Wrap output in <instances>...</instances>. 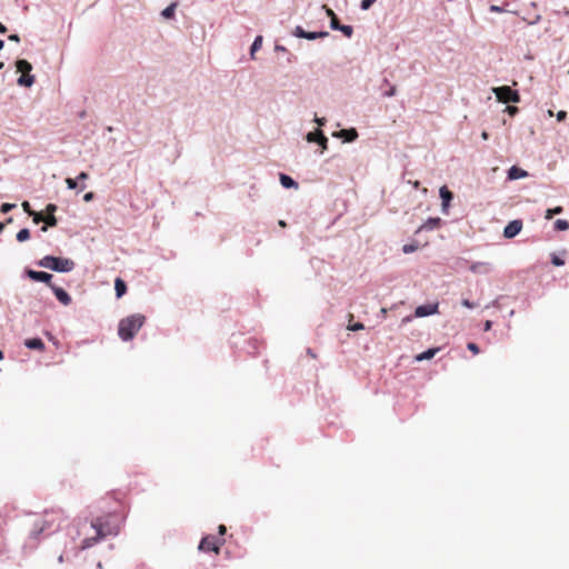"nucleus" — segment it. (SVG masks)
Instances as JSON below:
<instances>
[{"label": "nucleus", "instance_id": "obj_5", "mask_svg": "<svg viewBox=\"0 0 569 569\" xmlns=\"http://www.w3.org/2000/svg\"><path fill=\"white\" fill-rule=\"evenodd\" d=\"M18 72H21V77L18 79V83L24 87H31L34 82V77L30 74L32 66L27 60L20 59L16 62Z\"/></svg>", "mask_w": 569, "mask_h": 569}, {"label": "nucleus", "instance_id": "obj_50", "mask_svg": "<svg viewBox=\"0 0 569 569\" xmlns=\"http://www.w3.org/2000/svg\"><path fill=\"white\" fill-rule=\"evenodd\" d=\"M491 325H492V323H491V321H490V320H487V321L485 322V330H486V331L490 330V329H491Z\"/></svg>", "mask_w": 569, "mask_h": 569}, {"label": "nucleus", "instance_id": "obj_19", "mask_svg": "<svg viewBox=\"0 0 569 569\" xmlns=\"http://www.w3.org/2000/svg\"><path fill=\"white\" fill-rule=\"evenodd\" d=\"M114 290L117 298H121L127 292V284L121 278H116Z\"/></svg>", "mask_w": 569, "mask_h": 569}, {"label": "nucleus", "instance_id": "obj_7", "mask_svg": "<svg viewBox=\"0 0 569 569\" xmlns=\"http://www.w3.org/2000/svg\"><path fill=\"white\" fill-rule=\"evenodd\" d=\"M224 540L222 538H218L216 536H206L201 539L199 549L201 551H212L214 553H219L220 547L223 545Z\"/></svg>", "mask_w": 569, "mask_h": 569}, {"label": "nucleus", "instance_id": "obj_37", "mask_svg": "<svg viewBox=\"0 0 569 569\" xmlns=\"http://www.w3.org/2000/svg\"><path fill=\"white\" fill-rule=\"evenodd\" d=\"M461 303H462V306H463V307H466V308H468V309H473V308H476V307H477V305H476L475 302H471V301H470V300H468V299H463V300L461 301Z\"/></svg>", "mask_w": 569, "mask_h": 569}, {"label": "nucleus", "instance_id": "obj_23", "mask_svg": "<svg viewBox=\"0 0 569 569\" xmlns=\"http://www.w3.org/2000/svg\"><path fill=\"white\" fill-rule=\"evenodd\" d=\"M262 41H263L262 36H257L256 37V39H254V41H253V43L251 46V50H250V56H251L252 59H254L256 51H258L261 48Z\"/></svg>", "mask_w": 569, "mask_h": 569}, {"label": "nucleus", "instance_id": "obj_3", "mask_svg": "<svg viewBox=\"0 0 569 569\" xmlns=\"http://www.w3.org/2000/svg\"><path fill=\"white\" fill-rule=\"evenodd\" d=\"M144 316L136 313L120 320L118 335L121 340H131L144 323Z\"/></svg>", "mask_w": 569, "mask_h": 569}, {"label": "nucleus", "instance_id": "obj_11", "mask_svg": "<svg viewBox=\"0 0 569 569\" xmlns=\"http://www.w3.org/2000/svg\"><path fill=\"white\" fill-rule=\"evenodd\" d=\"M26 273H27V276L31 280L44 282L49 287H50V284H52L51 283V279H52V274L51 273H48V272H44V271H34V270H31V269H28L26 271Z\"/></svg>", "mask_w": 569, "mask_h": 569}, {"label": "nucleus", "instance_id": "obj_53", "mask_svg": "<svg viewBox=\"0 0 569 569\" xmlns=\"http://www.w3.org/2000/svg\"><path fill=\"white\" fill-rule=\"evenodd\" d=\"M410 320H411L410 317H406V318L402 319V322H409Z\"/></svg>", "mask_w": 569, "mask_h": 569}, {"label": "nucleus", "instance_id": "obj_52", "mask_svg": "<svg viewBox=\"0 0 569 569\" xmlns=\"http://www.w3.org/2000/svg\"><path fill=\"white\" fill-rule=\"evenodd\" d=\"M481 138H482L483 140H487V139L489 138L488 132H487V131H483V132L481 133Z\"/></svg>", "mask_w": 569, "mask_h": 569}, {"label": "nucleus", "instance_id": "obj_8", "mask_svg": "<svg viewBox=\"0 0 569 569\" xmlns=\"http://www.w3.org/2000/svg\"><path fill=\"white\" fill-rule=\"evenodd\" d=\"M438 309H439L438 302L418 306L415 310V317L422 318V317L436 315L439 312Z\"/></svg>", "mask_w": 569, "mask_h": 569}, {"label": "nucleus", "instance_id": "obj_39", "mask_svg": "<svg viewBox=\"0 0 569 569\" xmlns=\"http://www.w3.org/2000/svg\"><path fill=\"white\" fill-rule=\"evenodd\" d=\"M22 208L24 212H27L29 216L33 214V210L31 209L30 203L28 201L22 202Z\"/></svg>", "mask_w": 569, "mask_h": 569}, {"label": "nucleus", "instance_id": "obj_49", "mask_svg": "<svg viewBox=\"0 0 569 569\" xmlns=\"http://www.w3.org/2000/svg\"><path fill=\"white\" fill-rule=\"evenodd\" d=\"M224 533H226V526L220 525V526H219V535H220V536H223Z\"/></svg>", "mask_w": 569, "mask_h": 569}, {"label": "nucleus", "instance_id": "obj_35", "mask_svg": "<svg viewBox=\"0 0 569 569\" xmlns=\"http://www.w3.org/2000/svg\"><path fill=\"white\" fill-rule=\"evenodd\" d=\"M66 183H67L69 189H76L78 187L77 181L74 179H72V178H67L66 179Z\"/></svg>", "mask_w": 569, "mask_h": 569}, {"label": "nucleus", "instance_id": "obj_13", "mask_svg": "<svg viewBox=\"0 0 569 569\" xmlns=\"http://www.w3.org/2000/svg\"><path fill=\"white\" fill-rule=\"evenodd\" d=\"M439 193H440V198L442 200V212L448 214L449 212V206H450V201L452 200L453 198V194L452 192L446 187V186H442L439 190Z\"/></svg>", "mask_w": 569, "mask_h": 569}, {"label": "nucleus", "instance_id": "obj_29", "mask_svg": "<svg viewBox=\"0 0 569 569\" xmlns=\"http://www.w3.org/2000/svg\"><path fill=\"white\" fill-rule=\"evenodd\" d=\"M30 216L32 217L34 223H39L41 221L44 222V216L40 212L33 211V214H30Z\"/></svg>", "mask_w": 569, "mask_h": 569}, {"label": "nucleus", "instance_id": "obj_38", "mask_svg": "<svg viewBox=\"0 0 569 569\" xmlns=\"http://www.w3.org/2000/svg\"><path fill=\"white\" fill-rule=\"evenodd\" d=\"M467 347L475 355L479 353L480 351L479 347L475 342H469Z\"/></svg>", "mask_w": 569, "mask_h": 569}, {"label": "nucleus", "instance_id": "obj_14", "mask_svg": "<svg viewBox=\"0 0 569 569\" xmlns=\"http://www.w3.org/2000/svg\"><path fill=\"white\" fill-rule=\"evenodd\" d=\"M50 288L52 289V291H53L54 296L57 297V299L62 305L68 306L71 302V297L62 288L57 287L54 284H50Z\"/></svg>", "mask_w": 569, "mask_h": 569}, {"label": "nucleus", "instance_id": "obj_2", "mask_svg": "<svg viewBox=\"0 0 569 569\" xmlns=\"http://www.w3.org/2000/svg\"><path fill=\"white\" fill-rule=\"evenodd\" d=\"M64 518L61 509L46 510L41 517L33 521L32 529L29 532V540L32 542L31 547L36 548L38 546L42 533L58 530Z\"/></svg>", "mask_w": 569, "mask_h": 569}, {"label": "nucleus", "instance_id": "obj_4", "mask_svg": "<svg viewBox=\"0 0 569 569\" xmlns=\"http://www.w3.org/2000/svg\"><path fill=\"white\" fill-rule=\"evenodd\" d=\"M39 266L58 272H68L73 269L74 262L70 259L46 256L39 261Z\"/></svg>", "mask_w": 569, "mask_h": 569}, {"label": "nucleus", "instance_id": "obj_31", "mask_svg": "<svg viewBox=\"0 0 569 569\" xmlns=\"http://www.w3.org/2000/svg\"><path fill=\"white\" fill-rule=\"evenodd\" d=\"M417 249H418L417 244H405L402 248V251L405 253H411V252L416 251Z\"/></svg>", "mask_w": 569, "mask_h": 569}, {"label": "nucleus", "instance_id": "obj_10", "mask_svg": "<svg viewBox=\"0 0 569 569\" xmlns=\"http://www.w3.org/2000/svg\"><path fill=\"white\" fill-rule=\"evenodd\" d=\"M307 140L309 142H317L320 144L321 147V153L327 150L328 148V139L327 137L323 134V132L321 130H316V131H312V132H309L307 134Z\"/></svg>", "mask_w": 569, "mask_h": 569}, {"label": "nucleus", "instance_id": "obj_42", "mask_svg": "<svg viewBox=\"0 0 569 569\" xmlns=\"http://www.w3.org/2000/svg\"><path fill=\"white\" fill-rule=\"evenodd\" d=\"M395 94H396V87L395 86H390V89L385 92L386 97H392Z\"/></svg>", "mask_w": 569, "mask_h": 569}, {"label": "nucleus", "instance_id": "obj_18", "mask_svg": "<svg viewBox=\"0 0 569 569\" xmlns=\"http://www.w3.org/2000/svg\"><path fill=\"white\" fill-rule=\"evenodd\" d=\"M24 345L29 349L44 350V343L40 338L27 339Z\"/></svg>", "mask_w": 569, "mask_h": 569}, {"label": "nucleus", "instance_id": "obj_55", "mask_svg": "<svg viewBox=\"0 0 569 569\" xmlns=\"http://www.w3.org/2000/svg\"><path fill=\"white\" fill-rule=\"evenodd\" d=\"M4 46V42L2 40H0V50L3 48Z\"/></svg>", "mask_w": 569, "mask_h": 569}, {"label": "nucleus", "instance_id": "obj_32", "mask_svg": "<svg viewBox=\"0 0 569 569\" xmlns=\"http://www.w3.org/2000/svg\"><path fill=\"white\" fill-rule=\"evenodd\" d=\"M376 0H362L361 3H360V8L362 10H368L375 2Z\"/></svg>", "mask_w": 569, "mask_h": 569}, {"label": "nucleus", "instance_id": "obj_27", "mask_svg": "<svg viewBox=\"0 0 569 569\" xmlns=\"http://www.w3.org/2000/svg\"><path fill=\"white\" fill-rule=\"evenodd\" d=\"M562 210H563V209H562V207H560V206H558V207H556V208H552V209H548V210L546 211L545 218H546L547 220H550V219H552V218H553V216H555V214H559V213H561V212H562Z\"/></svg>", "mask_w": 569, "mask_h": 569}, {"label": "nucleus", "instance_id": "obj_24", "mask_svg": "<svg viewBox=\"0 0 569 569\" xmlns=\"http://www.w3.org/2000/svg\"><path fill=\"white\" fill-rule=\"evenodd\" d=\"M44 223H46V226H43V227L41 228V230H42V231H47V227H56V226H57V223H58V220H57V218L54 217V214H47V216L44 217Z\"/></svg>", "mask_w": 569, "mask_h": 569}, {"label": "nucleus", "instance_id": "obj_46", "mask_svg": "<svg viewBox=\"0 0 569 569\" xmlns=\"http://www.w3.org/2000/svg\"><path fill=\"white\" fill-rule=\"evenodd\" d=\"M490 11L499 13V12H502V9L500 7H498V6H491L490 7Z\"/></svg>", "mask_w": 569, "mask_h": 569}, {"label": "nucleus", "instance_id": "obj_56", "mask_svg": "<svg viewBox=\"0 0 569 569\" xmlns=\"http://www.w3.org/2000/svg\"><path fill=\"white\" fill-rule=\"evenodd\" d=\"M277 50H279V51H283V50H284V48H283V47H279V46H278V47H277Z\"/></svg>", "mask_w": 569, "mask_h": 569}, {"label": "nucleus", "instance_id": "obj_36", "mask_svg": "<svg viewBox=\"0 0 569 569\" xmlns=\"http://www.w3.org/2000/svg\"><path fill=\"white\" fill-rule=\"evenodd\" d=\"M56 211H57V206L56 204H53V203L47 204V207H46V213L47 214H54Z\"/></svg>", "mask_w": 569, "mask_h": 569}, {"label": "nucleus", "instance_id": "obj_33", "mask_svg": "<svg viewBox=\"0 0 569 569\" xmlns=\"http://www.w3.org/2000/svg\"><path fill=\"white\" fill-rule=\"evenodd\" d=\"M551 262L557 267L565 264V261L556 254H552Z\"/></svg>", "mask_w": 569, "mask_h": 569}, {"label": "nucleus", "instance_id": "obj_1", "mask_svg": "<svg viewBox=\"0 0 569 569\" xmlns=\"http://www.w3.org/2000/svg\"><path fill=\"white\" fill-rule=\"evenodd\" d=\"M122 520V516L114 510L93 518L89 526L84 522L79 532L84 536L80 549L91 548L107 537L117 536L120 532Z\"/></svg>", "mask_w": 569, "mask_h": 569}, {"label": "nucleus", "instance_id": "obj_61", "mask_svg": "<svg viewBox=\"0 0 569 569\" xmlns=\"http://www.w3.org/2000/svg\"><path fill=\"white\" fill-rule=\"evenodd\" d=\"M2 68H3V62H0V69H2Z\"/></svg>", "mask_w": 569, "mask_h": 569}, {"label": "nucleus", "instance_id": "obj_62", "mask_svg": "<svg viewBox=\"0 0 569 569\" xmlns=\"http://www.w3.org/2000/svg\"><path fill=\"white\" fill-rule=\"evenodd\" d=\"M568 73H569V70H568Z\"/></svg>", "mask_w": 569, "mask_h": 569}, {"label": "nucleus", "instance_id": "obj_28", "mask_svg": "<svg viewBox=\"0 0 569 569\" xmlns=\"http://www.w3.org/2000/svg\"><path fill=\"white\" fill-rule=\"evenodd\" d=\"M30 238V231L29 229H21L18 233H17V240L19 242H23L26 240H28Z\"/></svg>", "mask_w": 569, "mask_h": 569}, {"label": "nucleus", "instance_id": "obj_22", "mask_svg": "<svg viewBox=\"0 0 569 569\" xmlns=\"http://www.w3.org/2000/svg\"><path fill=\"white\" fill-rule=\"evenodd\" d=\"M280 182L284 188H298V183L289 176L287 174H280Z\"/></svg>", "mask_w": 569, "mask_h": 569}, {"label": "nucleus", "instance_id": "obj_16", "mask_svg": "<svg viewBox=\"0 0 569 569\" xmlns=\"http://www.w3.org/2000/svg\"><path fill=\"white\" fill-rule=\"evenodd\" d=\"M335 136L339 138H343L345 141L351 142L358 138V132L356 129H342L339 132H337Z\"/></svg>", "mask_w": 569, "mask_h": 569}, {"label": "nucleus", "instance_id": "obj_58", "mask_svg": "<svg viewBox=\"0 0 569 569\" xmlns=\"http://www.w3.org/2000/svg\"><path fill=\"white\" fill-rule=\"evenodd\" d=\"M4 226L0 222V232L3 230Z\"/></svg>", "mask_w": 569, "mask_h": 569}, {"label": "nucleus", "instance_id": "obj_21", "mask_svg": "<svg viewBox=\"0 0 569 569\" xmlns=\"http://www.w3.org/2000/svg\"><path fill=\"white\" fill-rule=\"evenodd\" d=\"M439 351L438 348L428 349L427 351L418 355L416 357V360L422 361V360H430L435 357V355Z\"/></svg>", "mask_w": 569, "mask_h": 569}, {"label": "nucleus", "instance_id": "obj_40", "mask_svg": "<svg viewBox=\"0 0 569 569\" xmlns=\"http://www.w3.org/2000/svg\"><path fill=\"white\" fill-rule=\"evenodd\" d=\"M485 266H487V263L477 262V263L472 264L470 269H471V271L477 272L480 270L481 267H485Z\"/></svg>", "mask_w": 569, "mask_h": 569}, {"label": "nucleus", "instance_id": "obj_17", "mask_svg": "<svg viewBox=\"0 0 569 569\" xmlns=\"http://www.w3.org/2000/svg\"><path fill=\"white\" fill-rule=\"evenodd\" d=\"M528 176V172L519 167H511L508 171V178L510 180H517L521 178H526Z\"/></svg>", "mask_w": 569, "mask_h": 569}, {"label": "nucleus", "instance_id": "obj_51", "mask_svg": "<svg viewBox=\"0 0 569 569\" xmlns=\"http://www.w3.org/2000/svg\"><path fill=\"white\" fill-rule=\"evenodd\" d=\"M0 32L1 33H6L7 32V28L0 22Z\"/></svg>", "mask_w": 569, "mask_h": 569}, {"label": "nucleus", "instance_id": "obj_41", "mask_svg": "<svg viewBox=\"0 0 569 569\" xmlns=\"http://www.w3.org/2000/svg\"><path fill=\"white\" fill-rule=\"evenodd\" d=\"M506 111L510 114V116H515L517 112H518V108L515 107V106H508L506 108Z\"/></svg>", "mask_w": 569, "mask_h": 569}, {"label": "nucleus", "instance_id": "obj_30", "mask_svg": "<svg viewBox=\"0 0 569 569\" xmlns=\"http://www.w3.org/2000/svg\"><path fill=\"white\" fill-rule=\"evenodd\" d=\"M14 207H16V204H13V203H2L1 207H0V211L2 213H7L10 210H12Z\"/></svg>", "mask_w": 569, "mask_h": 569}, {"label": "nucleus", "instance_id": "obj_60", "mask_svg": "<svg viewBox=\"0 0 569 569\" xmlns=\"http://www.w3.org/2000/svg\"><path fill=\"white\" fill-rule=\"evenodd\" d=\"M2 359H3V353H2V351L0 350V360H2Z\"/></svg>", "mask_w": 569, "mask_h": 569}, {"label": "nucleus", "instance_id": "obj_9", "mask_svg": "<svg viewBox=\"0 0 569 569\" xmlns=\"http://www.w3.org/2000/svg\"><path fill=\"white\" fill-rule=\"evenodd\" d=\"M293 34L298 38H303V39H308V40H315L318 38H325V37L329 36V33L327 31H320V32L305 31L303 28L300 26H297L295 28Z\"/></svg>", "mask_w": 569, "mask_h": 569}, {"label": "nucleus", "instance_id": "obj_44", "mask_svg": "<svg viewBox=\"0 0 569 569\" xmlns=\"http://www.w3.org/2000/svg\"><path fill=\"white\" fill-rule=\"evenodd\" d=\"M92 199H93V192H88V193H86V194H84V197H83V200H84L86 202H89V201H91Z\"/></svg>", "mask_w": 569, "mask_h": 569}, {"label": "nucleus", "instance_id": "obj_20", "mask_svg": "<svg viewBox=\"0 0 569 569\" xmlns=\"http://www.w3.org/2000/svg\"><path fill=\"white\" fill-rule=\"evenodd\" d=\"M441 224V219L440 218H429L421 227H420V230L422 229H426V230H433L438 227H440Z\"/></svg>", "mask_w": 569, "mask_h": 569}, {"label": "nucleus", "instance_id": "obj_12", "mask_svg": "<svg viewBox=\"0 0 569 569\" xmlns=\"http://www.w3.org/2000/svg\"><path fill=\"white\" fill-rule=\"evenodd\" d=\"M522 229L521 220H513L509 222L503 230V236L508 239L516 237Z\"/></svg>", "mask_w": 569, "mask_h": 569}, {"label": "nucleus", "instance_id": "obj_34", "mask_svg": "<svg viewBox=\"0 0 569 569\" xmlns=\"http://www.w3.org/2000/svg\"><path fill=\"white\" fill-rule=\"evenodd\" d=\"M363 328H365V326L361 322H357L355 325H349L348 326V329L351 330V331L362 330Z\"/></svg>", "mask_w": 569, "mask_h": 569}, {"label": "nucleus", "instance_id": "obj_47", "mask_svg": "<svg viewBox=\"0 0 569 569\" xmlns=\"http://www.w3.org/2000/svg\"><path fill=\"white\" fill-rule=\"evenodd\" d=\"M9 40L11 41H14V42H19L20 41V38L18 34H10L9 36Z\"/></svg>", "mask_w": 569, "mask_h": 569}, {"label": "nucleus", "instance_id": "obj_59", "mask_svg": "<svg viewBox=\"0 0 569 569\" xmlns=\"http://www.w3.org/2000/svg\"><path fill=\"white\" fill-rule=\"evenodd\" d=\"M382 315L387 313V310L385 308L381 309Z\"/></svg>", "mask_w": 569, "mask_h": 569}, {"label": "nucleus", "instance_id": "obj_25", "mask_svg": "<svg viewBox=\"0 0 569 569\" xmlns=\"http://www.w3.org/2000/svg\"><path fill=\"white\" fill-rule=\"evenodd\" d=\"M176 8H177V3H171L170 6H168L163 11H162V17L166 18V19H170L174 16V11H176Z\"/></svg>", "mask_w": 569, "mask_h": 569}, {"label": "nucleus", "instance_id": "obj_43", "mask_svg": "<svg viewBox=\"0 0 569 569\" xmlns=\"http://www.w3.org/2000/svg\"><path fill=\"white\" fill-rule=\"evenodd\" d=\"M566 117H567V112H566V111H563V110H561V111H559V112L557 113V120H558V121H563V120L566 119Z\"/></svg>", "mask_w": 569, "mask_h": 569}, {"label": "nucleus", "instance_id": "obj_48", "mask_svg": "<svg viewBox=\"0 0 569 569\" xmlns=\"http://www.w3.org/2000/svg\"><path fill=\"white\" fill-rule=\"evenodd\" d=\"M327 14L330 17V20L337 18L336 13L331 9H327Z\"/></svg>", "mask_w": 569, "mask_h": 569}, {"label": "nucleus", "instance_id": "obj_57", "mask_svg": "<svg viewBox=\"0 0 569 569\" xmlns=\"http://www.w3.org/2000/svg\"><path fill=\"white\" fill-rule=\"evenodd\" d=\"M317 122H318L320 126H322V124H323V121H322V120H320V119H317Z\"/></svg>", "mask_w": 569, "mask_h": 569}, {"label": "nucleus", "instance_id": "obj_6", "mask_svg": "<svg viewBox=\"0 0 569 569\" xmlns=\"http://www.w3.org/2000/svg\"><path fill=\"white\" fill-rule=\"evenodd\" d=\"M496 94L498 101L502 103L513 102L517 103L520 101V94L518 91L512 90L509 86L497 87L492 89Z\"/></svg>", "mask_w": 569, "mask_h": 569}, {"label": "nucleus", "instance_id": "obj_45", "mask_svg": "<svg viewBox=\"0 0 569 569\" xmlns=\"http://www.w3.org/2000/svg\"><path fill=\"white\" fill-rule=\"evenodd\" d=\"M89 178V174L84 171L80 172L78 176L79 180H87Z\"/></svg>", "mask_w": 569, "mask_h": 569}, {"label": "nucleus", "instance_id": "obj_54", "mask_svg": "<svg viewBox=\"0 0 569 569\" xmlns=\"http://www.w3.org/2000/svg\"><path fill=\"white\" fill-rule=\"evenodd\" d=\"M279 226H280V227H286V222H284L283 220H280V221H279Z\"/></svg>", "mask_w": 569, "mask_h": 569}, {"label": "nucleus", "instance_id": "obj_26", "mask_svg": "<svg viewBox=\"0 0 569 569\" xmlns=\"http://www.w3.org/2000/svg\"><path fill=\"white\" fill-rule=\"evenodd\" d=\"M555 229L558 230V231L568 230L569 229V221L563 220V219H558L555 222Z\"/></svg>", "mask_w": 569, "mask_h": 569}, {"label": "nucleus", "instance_id": "obj_15", "mask_svg": "<svg viewBox=\"0 0 569 569\" xmlns=\"http://www.w3.org/2000/svg\"><path fill=\"white\" fill-rule=\"evenodd\" d=\"M330 26L335 30H340L347 37H351L353 33V28L351 26L340 24L338 18L331 19Z\"/></svg>", "mask_w": 569, "mask_h": 569}]
</instances>
